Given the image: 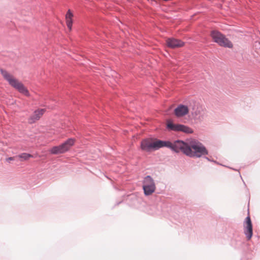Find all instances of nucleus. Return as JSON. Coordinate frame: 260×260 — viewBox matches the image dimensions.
I'll list each match as a JSON object with an SVG mask.
<instances>
[{
  "instance_id": "1",
  "label": "nucleus",
  "mask_w": 260,
  "mask_h": 260,
  "mask_svg": "<svg viewBox=\"0 0 260 260\" xmlns=\"http://www.w3.org/2000/svg\"><path fill=\"white\" fill-rule=\"evenodd\" d=\"M180 143L181 147H179V152L181 151L188 156L200 157L208 154L206 148L200 142H194L190 145L182 140H180Z\"/></svg>"
},
{
  "instance_id": "2",
  "label": "nucleus",
  "mask_w": 260,
  "mask_h": 260,
  "mask_svg": "<svg viewBox=\"0 0 260 260\" xmlns=\"http://www.w3.org/2000/svg\"><path fill=\"white\" fill-rule=\"evenodd\" d=\"M1 73L4 79L8 82L12 87L24 95L29 96L28 90L20 81L14 78L6 70L1 69Z\"/></svg>"
},
{
  "instance_id": "3",
  "label": "nucleus",
  "mask_w": 260,
  "mask_h": 260,
  "mask_svg": "<svg viewBox=\"0 0 260 260\" xmlns=\"http://www.w3.org/2000/svg\"><path fill=\"white\" fill-rule=\"evenodd\" d=\"M180 144V140H176L172 143L169 141L155 139L153 142V150H157L163 147H167L176 153H179V147H181Z\"/></svg>"
},
{
  "instance_id": "4",
  "label": "nucleus",
  "mask_w": 260,
  "mask_h": 260,
  "mask_svg": "<svg viewBox=\"0 0 260 260\" xmlns=\"http://www.w3.org/2000/svg\"><path fill=\"white\" fill-rule=\"evenodd\" d=\"M211 36L214 41L220 46L229 48L233 47L232 43L219 31L212 30L211 32Z\"/></svg>"
},
{
  "instance_id": "5",
  "label": "nucleus",
  "mask_w": 260,
  "mask_h": 260,
  "mask_svg": "<svg viewBox=\"0 0 260 260\" xmlns=\"http://www.w3.org/2000/svg\"><path fill=\"white\" fill-rule=\"evenodd\" d=\"M143 189L145 196L153 193L156 189L155 183L153 178L150 176H146L143 180Z\"/></svg>"
},
{
  "instance_id": "6",
  "label": "nucleus",
  "mask_w": 260,
  "mask_h": 260,
  "mask_svg": "<svg viewBox=\"0 0 260 260\" xmlns=\"http://www.w3.org/2000/svg\"><path fill=\"white\" fill-rule=\"evenodd\" d=\"M167 128L170 131L182 132L186 134H191L193 130L189 127L181 124H174L172 122H168Z\"/></svg>"
},
{
  "instance_id": "7",
  "label": "nucleus",
  "mask_w": 260,
  "mask_h": 260,
  "mask_svg": "<svg viewBox=\"0 0 260 260\" xmlns=\"http://www.w3.org/2000/svg\"><path fill=\"white\" fill-rule=\"evenodd\" d=\"M192 118L196 122H202L205 116V112L202 107H193L190 111Z\"/></svg>"
},
{
  "instance_id": "8",
  "label": "nucleus",
  "mask_w": 260,
  "mask_h": 260,
  "mask_svg": "<svg viewBox=\"0 0 260 260\" xmlns=\"http://www.w3.org/2000/svg\"><path fill=\"white\" fill-rule=\"evenodd\" d=\"M244 223L245 225H244V232L247 240H249L251 238L253 234L252 222L249 216L246 217Z\"/></svg>"
},
{
  "instance_id": "9",
  "label": "nucleus",
  "mask_w": 260,
  "mask_h": 260,
  "mask_svg": "<svg viewBox=\"0 0 260 260\" xmlns=\"http://www.w3.org/2000/svg\"><path fill=\"white\" fill-rule=\"evenodd\" d=\"M188 112V107L181 104L178 106L174 110L175 114L177 117H183L187 114Z\"/></svg>"
},
{
  "instance_id": "10",
  "label": "nucleus",
  "mask_w": 260,
  "mask_h": 260,
  "mask_svg": "<svg viewBox=\"0 0 260 260\" xmlns=\"http://www.w3.org/2000/svg\"><path fill=\"white\" fill-rule=\"evenodd\" d=\"M167 44L168 47L172 48L182 47L184 45V43L182 41L174 38L168 39L167 40Z\"/></svg>"
},
{
  "instance_id": "11",
  "label": "nucleus",
  "mask_w": 260,
  "mask_h": 260,
  "mask_svg": "<svg viewBox=\"0 0 260 260\" xmlns=\"http://www.w3.org/2000/svg\"><path fill=\"white\" fill-rule=\"evenodd\" d=\"M44 112L45 110L43 109L36 110L28 119V122L30 124L35 123L40 118Z\"/></svg>"
},
{
  "instance_id": "12",
  "label": "nucleus",
  "mask_w": 260,
  "mask_h": 260,
  "mask_svg": "<svg viewBox=\"0 0 260 260\" xmlns=\"http://www.w3.org/2000/svg\"><path fill=\"white\" fill-rule=\"evenodd\" d=\"M141 149L146 151H150L153 150V142H150L148 140L144 139L141 143Z\"/></svg>"
},
{
  "instance_id": "13",
  "label": "nucleus",
  "mask_w": 260,
  "mask_h": 260,
  "mask_svg": "<svg viewBox=\"0 0 260 260\" xmlns=\"http://www.w3.org/2000/svg\"><path fill=\"white\" fill-rule=\"evenodd\" d=\"M74 144V139L72 138H70L66 141L64 143H62L60 145L61 148H62V150L64 152H67L69 150L72 146H73Z\"/></svg>"
},
{
  "instance_id": "14",
  "label": "nucleus",
  "mask_w": 260,
  "mask_h": 260,
  "mask_svg": "<svg viewBox=\"0 0 260 260\" xmlns=\"http://www.w3.org/2000/svg\"><path fill=\"white\" fill-rule=\"evenodd\" d=\"M73 15L72 13V12H71V11L70 10H69L66 14V18L67 25V26L70 30H71V29H72V23H73L72 17H73Z\"/></svg>"
},
{
  "instance_id": "15",
  "label": "nucleus",
  "mask_w": 260,
  "mask_h": 260,
  "mask_svg": "<svg viewBox=\"0 0 260 260\" xmlns=\"http://www.w3.org/2000/svg\"><path fill=\"white\" fill-rule=\"evenodd\" d=\"M50 152L51 153L53 154H57L64 153L63 150H62V148H61L60 145L58 146L53 147L52 149L50 150Z\"/></svg>"
},
{
  "instance_id": "16",
  "label": "nucleus",
  "mask_w": 260,
  "mask_h": 260,
  "mask_svg": "<svg viewBox=\"0 0 260 260\" xmlns=\"http://www.w3.org/2000/svg\"><path fill=\"white\" fill-rule=\"evenodd\" d=\"M31 157H32V156L31 154L27 153H22L19 155V157L22 158L23 160H27Z\"/></svg>"
},
{
  "instance_id": "17",
  "label": "nucleus",
  "mask_w": 260,
  "mask_h": 260,
  "mask_svg": "<svg viewBox=\"0 0 260 260\" xmlns=\"http://www.w3.org/2000/svg\"><path fill=\"white\" fill-rule=\"evenodd\" d=\"M14 160V158L13 157H10L6 159V160L8 162H10V160Z\"/></svg>"
},
{
  "instance_id": "18",
  "label": "nucleus",
  "mask_w": 260,
  "mask_h": 260,
  "mask_svg": "<svg viewBox=\"0 0 260 260\" xmlns=\"http://www.w3.org/2000/svg\"><path fill=\"white\" fill-rule=\"evenodd\" d=\"M206 159H207L208 160H209V158L208 157H206Z\"/></svg>"
}]
</instances>
